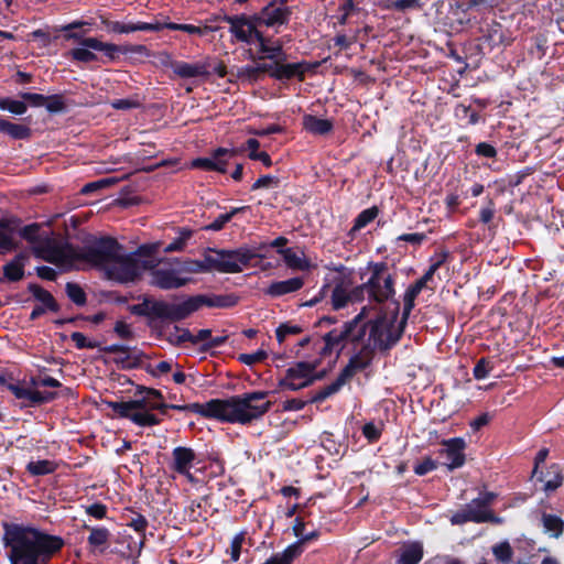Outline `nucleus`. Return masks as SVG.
<instances>
[{"label":"nucleus","mask_w":564,"mask_h":564,"mask_svg":"<svg viewBox=\"0 0 564 564\" xmlns=\"http://www.w3.org/2000/svg\"><path fill=\"white\" fill-rule=\"evenodd\" d=\"M367 270L370 272L366 281L369 303L382 305L395 301V278L389 272L388 263L369 261Z\"/></svg>","instance_id":"423d86ee"},{"label":"nucleus","mask_w":564,"mask_h":564,"mask_svg":"<svg viewBox=\"0 0 564 564\" xmlns=\"http://www.w3.org/2000/svg\"><path fill=\"white\" fill-rule=\"evenodd\" d=\"M40 229L41 226L37 223H33L22 227L19 232L24 240L34 243L39 241Z\"/></svg>","instance_id":"774afa93"},{"label":"nucleus","mask_w":564,"mask_h":564,"mask_svg":"<svg viewBox=\"0 0 564 564\" xmlns=\"http://www.w3.org/2000/svg\"><path fill=\"white\" fill-rule=\"evenodd\" d=\"M18 225L19 220L15 218H0V250L2 252H10L18 248L13 238Z\"/></svg>","instance_id":"b1692460"},{"label":"nucleus","mask_w":564,"mask_h":564,"mask_svg":"<svg viewBox=\"0 0 564 564\" xmlns=\"http://www.w3.org/2000/svg\"><path fill=\"white\" fill-rule=\"evenodd\" d=\"M367 307H362L360 313L357 314L352 319L344 323L341 329L334 328L326 333L323 336L324 347L321 349L319 354L322 356H328L333 352V350L340 346L339 351L344 348V343L348 340V337L351 335V330H354L358 325L362 322L366 316Z\"/></svg>","instance_id":"f8f14e48"},{"label":"nucleus","mask_w":564,"mask_h":564,"mask_svg":"<svg viewBox=\"0 0 564 564\" xmlns=\"http://www.w3.org/2000/svg\"><path fill=\"white\" fill-rule=\"evenodd\" d=\"M65 291L68 299L78 306H84L87 303V295L83 288L74 282H67Z\"/></svg>","instance_id":"8fccbe9b"},{"label":"nucleus","mask_w":564,"mask_h":564,"mask_svg":"<svg viewBox=\"0 0 564 564\" xmlns=\"http://www.w3.org/2000/svg\"><path fill=\"white\" fill-rule=\"evenodd\" d=\"M256 43H258V50L263 54L261 58H268L273 62L275 61H286V53L283 50V46L280 42H276L275 45H269V39L264 36L263 32L257 34Z\"/></svg>","instance_id":"cd10ccee"},{"label":"nucleus","mask_w":564,"mask_h":564,"mask_svg":"<svg viewBox=\"0 0 564 564\" xmlns=\"http://www.w3.org/2000/svg\"><path fill=\"white\" fill-rule=\"evenodd\" d=\"M317 362L297 361L285 370V376L279 380L278 387L281 390L297 391L307 386H302V381H306L311 372L315 371Z\"/></svg>","instance_id":"4468645a"},{"label":"nucleus","mask_w":564,"mask_h":564,"mask_svg":"<svg viewBox=\"0 0 564 564\" xmlns=\"http://www.w3.org/2000/svg\"><path fill=\"white\" fill-rule=\"evenodd\" d=\"M69 248H75L70 243H65L64 246H57L53 243L51 240H47L45 247L41 250H37V256L42 257L45 261L51 263H59L64 261H74L70 256Z\"/></svg>","instance_id":"5701e85b"},{"label":"nucleus","mask_w":564,"mask_h":564,"mask_svg":"<svg viewBox=\"0 0 564 564\" xmlns=\"http://www.w3.org/2000/svg\"><path fill=\"white\" fill-rule=\"evenodd\" d=\"M541 521L544 528V531L550 533L551 536L557 539L563 534L564 531V520L556 516L543 512L541 517Z\"/></svg>","instance_id":"58836bf2"},{"label":"nucleus","mask_w":564,"mask_h":564,"mask_svg":"<svg viewBox=\"0 0 564 564\" xmlns=\"http://www.w3.org/2000/svg\"><path fill=\"white\" fill-rule=\"evenodd\" d=\"M349 302V293L344 288V282L340 281L332 291V306L334 310L338 311L346 307Z\"/></svg>","instance_id":"09e8293b"},{"label":"nucleus","mask_w":564,"mask_h":564,"mask_svg":"<svg viewBox=\"0 0 564 564\" xmlns=\"http://www.w3.org/2000/svg\"><path fill=\"white\" fill-rule=\"evenodd\" d=\"M455 117L458 120L465 121L468 126H475L480 120V115L473 110L470 106L458 104L454 110Z\"/></svg>","instance_id":"de8ad7c7"},{"label":"nucleus","mask_w":564,"mask_h":564,"mask_svg":"<svg viewBox=\"0 0 564 564\" xmlns=\"http://www.w3.org/2000/svg\"><path fill=\"white\" fill-rule=\"evenodd\" d=\"M505 2L506 0H462L456 6L462 12L467 13L468 11L479 7L494 9Z\"/></svg>","instance_id":"49530a36"},{"label":"nucleus","mask_w":564,"mask_h":564,"mask_svg":"<svg viewBox=\"0 0 564 564\" xmlns=\"http://www.w3.org/2000/svg\"><path fill=\"white\" fill-rule=\"evenodd\" d=\"M56 468L57 465L55 462L48 459L32 460L26 465V471L32 476H45L53 474Z\"/></svg>","instance_id":"37998d69"},{"label":"nucleus","mask_w":564,"mask_h":564,"mask_svg":"<svg viewBox=\"0 0 564 564\" xmlns=\"http://www.w3.org/2000/svg\"><path fill=\"white\" fill-rule=\"evenodd\" d=\"M28 291L32 294L34 300L41 303L40 306L45 307V311L52 313L59 312L61 306L55 300V297L52 295L51 292L42 288L40 284L29 283Z\"/></svg>","instance_id":"c85d7f7f"},{"label":"nucleus","mask_w":564,"mask_h":564,"mask_svg":"<svg viewBox=\"0 0 564 564\" xmlns=\"http://www.w3.org/2000/svg\"><path fill=\"white\" fill-rule=\"evenodd\" d=\"M492 553L496 556L497 561L501 563L510 562L513 556L512 547L507 541L496 544L492 547Z\"/></svg>","instance_id":"4d7b16f0"},{"label":"nucleus","mask_w":564,"mask_h":564,"mask_svg":"<svg viewBox=\"0 0 564 564\" xmlns=\"http://www.w3.org/2000/svg\"><path fill=\"white\" fill-rule=\"evenodd\" d=\"M533 477L544 482L543 489L546 492L556 490L563 482L562 469L557 464H552L546 473L538 471Z\"/></svg>","instance_id":"c756f323"},{"label":"nucleus","mask_w":564,"mask_h":564,"mask_svg":"<svg viewBox=\"0 0 564 564\" xmlns=\"http://www.w3.org/2000/svg\"><path fill=\"white\" fill-rule=\"evenodd\" d=\"M3 530L2 540L10 547L11 564H50L52 557L64 546L61 536L33 527L4 522Z\"/></svg>","instance_id":"f03ea898"},{"label":"nucleus","mask_w":564,"mask_h":564,"mask_svg":"<svg viewBox=\"0 0 564 564\" xmlns=\"http://www.w3.org/2000/svg\"><path fill=\"white\" fill-rule=\"evenodd\" d=\"M84 22H73L63 26L65 32V40H74L80 43L83 47H75L70 50L69 55L74 61L82 63H90L98 61L97 55L91 52L99 51L104 53V57L100 59L102 64L115 62L119 58L120 54H139L145 57L150 56V50L143 44H123L117 45L113 43H105L97 37H84V32H74L75 29H80Z\"/></svg>","instance_id":"20e7f679"},{"label":"nucleus","mask_w":564,"mask_h":564,"mask_svg":"<svg viewBox=\"0 0 564 564\" xmlns=\"http://www.w3.org/2000/svg\"><path fill=\"white\" fill-rule=\"evenodd\" d=\"M223 21L229 24L231 43L252 45L256 43L257 34L261 32L253 21V14H223Z\"/></svg>","instance_id":"9b49d317"},{"label":"nucleus","mask_w":564,"mask_h":564,"mask_svg":"<svg viewBox=\"0 0 564 564\" xmlns=\"http://www.w3.org/2000/svg\"><path fill=\"white\" fill-rule=\"evenodd\" d=\"M84 529L90 532L87 538L89 547L93 551L98 550L102 553L109 544L111 532L105 527H90L88 524H84Z\"/></svg>","instance_id":"bb28decb"},{"label":"nucleus","mask_w":564,"mask_h":564,"mask_svg":"<svg viewBox=\"0 0 564 564\" xmlns=\"http://www.w3.org/2000/svg\"><path fill=\"white\" fill-rule=\"evenodd\" d=\"M47 98V101L45 104V108L47 109L48 112L51 113H57V112H62L65 110L66 108V105H65V101H64V98L62 95H51V96H46Z\"/></svg>","instance_id":"338daca9"},{"label":"nucleus","mask_w":564,"mask_h":564,"mask_svg":"<svg viewBox=\"0 0 564 564\" xmlns=\"http://www.w3.org/2000/svg\"><path fill=\"white\" fill-rule=\"evenodd\" d=\"M492 368H494V366L487 358H485V357L480 358L476 362V365L473 369L474 378L476 380H482V379L487 378L489 372L492 370Z\"/></svg>","instance_id":"052dcab7"},{"label":"nucleus","mask_w":564,"mask_h":564,"mask_svg":"<svg viewBox=\"0 0 564 564\" xmlns=\"http://www.w3.org/2000/svg\"><path fill=\"white\" fill-rule=\"evenodd\" d=\"M478 520H482V518L477 514L469 513V511H467L466 508L458 510L449 519V521L453 525H460V524H464L467 522H474V521H478Z\"/></svg>","instance_id":"bf43d9fd"},{"label":"nucleus","mask_w":564,"mask_h":564,"mask_svg":"<svg viewBox=\"0 0 564 564\" xmlns=\"http://www.w3.org/2000/svg\"><path fill=\"white\" fill-rule=\"evenodd\" d=\"M122 250L123 246L110 236H90L83 248H69L73 259L105 270L115 259H118V252Z\"/></svg>","instance_id":"39448f33"},{"label":"nucleus","mask_w":564,"mask_h":564,"mask_svg":"<svg viewBox=\"0 0 564 564\" xmlns=\"http://www.w3.org/2000/svg\"><path fill=\"white\" fill-rule=\"evenodd\" d=\"M382 434V429L377 426L373 422H367L362 426V435L370 444L377 443Z\"/></svg>","instance_id":"69168bd1"},{"label":"nucleus","mask_w":564,"mask_h":564,"mask_svg":"<svg viewBox=\"0 0 564 564\" xmlns=\"http://www.w3.org/2000/svg\"><path fill=\"white\" fill-rule=\"evenodd\" d=\"M424 4L423 0H391L386 8L394 12L406 13L410 11H421Z\"/></svg>","instance_id":"a19ab883"},{"label":"nucleus","mask_w":564,"mask_h":564,"mask_svg":"<svg viewBox=\"0 0 564 564\" xmlns=\"http://www.w3.org/2000/svg\"><path fill=\"white\" fill-rule=\"evenodd\" d=\"M210 406L212 400L207 401L206 403L195 402L188 404H170L171 410H176L180 412H193L202 415L203 417L214 420V412L210 411Z\"/></svg>","instance_id":"4c0bfd02"},{"label":"nucleus","mask_w":564,"mask_h":564,"mask_svg":"<svg viewBox=\"0 0 564 564\" xmlns=\"http://www.w3.org/2000/svg\"><path fill=\"white\" fill-rule=\"evenodd\" d=\"M317 63H310L301 61L296 63H286L283 59L276 61V67L271 74V78L279 82H286L291 79H297L303 82L307 72L314 70L317 67Z\"/></svg>","instance_id":"dca6fc26"},{"label":"nucleus","mask_w":564,"mask_h":564,"mask_svg":"<svg viewBox=\"0 0 564 564\" xmlns=\"http://www.w3.org/2000/svg\"><path fill=\"white\" fill-rule=\"evenodd\" d=\"M247 209H249V206L234 207L229 213L219 215L214 221L204 226L203 229L206 231H219L232 219L235 215Z\"/></svg>","instance_id":"79ce46f5"},{"label":"nucleus","mask_w":564,"mask_h":564,"mask_svg":"<svg viewBox=\"0 0 564 564\" xmlns=\"http://www.w3.org/2000/svg\"><path fill=\"white\" fill-rule=\"evenodd\" d=\"M135 399L120 402H109L110 409L116 415L122 419H128L138 426H155L159 425L162 420L152 413L151 405L154 401L149 400L147 394L134 395Z\"/></svg>","instance_id":"6e6552de"},{"label":"nucleus","mask_w":564,"mask_h":564,"mask_svg":"<svg viewBox=\"0 0 564 564\" xmlns=\"http://www.w3.org/2000/svg\"><path fill=\"white\" fill-rule=\"evenodd\" d=\"M268 358V352L263 349H258L252 354H240L238 356V361L243 365L252 366L258 362H262Z\"/></svg>","instance_id":"680f3d73"},{"label":"nucleus","mask_w":564,"mask_h":564,"mask_svg":"<svg viewBox=\"0 0 564 564\" xmlns=\"http://www.w3.org/2000/svg\"><path fill=\"white\" fill-rule=\"evenodd\" d=\"M0 133L9 135L13 140H28L32 135L29 126L14 123L3 118H0Z\"/></svg>","instance_id":"2f4dec72"},{"label":"nucleus","mask_w":564,"mask_h":564,"mask_svg":"<svg viewBox=\"0 0 564 564\" xmlns=\"http://www.w3.org/2000/svg\"><path fill=\"white\" fill-rule=\"evenodd\" d=\"M176 332H181L180 335H170L167 340L171 345L175 347L182 346L184 343H191L195 345L194 334L191 333L188 328H182L177 325L174 326Z\"/></svg>","instance_id":"5fc2aeb1"},{"label":"nucleus","mask_w":564,"mask_h":564,"mask_svg":"<svg viewBox=\"0 0 564 564\" xmlns=\"http://www.w3.org/2000/svg\"><path fill=\"white\" fill-rule=\"evenodd\" d=\"M392 310L390 316L387 312L380 311L379 314L368 322H366V326H368L369 337L368 343L373 348V352L378 349L380 352H387L392 349L395 344H392V327L398 321L399 312H400V302H392Z\"/></svg>","instance_id":"0eeeda50"},{"label":"nucleus","mask_w":564,"mask_h":564,"mask_svg":"<svg viewBox=\"0 0 564 564\" xmlns=\"http://www.w3.org/2000/svg\"><path fill=\"white\" fill-rule=\"evenodd\" d=\"M304 552V547L301 542L295 541L294 543L286 546L283 552L276 553L286 564H292V562L297 558Z\"/></svg>","instance_id":"6e6d98bb"},{"label":"nucleus","mask_w":564,"mask_h":564,"mask_svg":"<svg viewBox=\"0 0 564 564\" xmlns=\"http://www.w3.org/2000/svg\"><path fill=\"white\" fill-rule=\"evenodd\" d=\"M422 291L413 284H410L403 295V308L406 312H412L415 306V300Z\"/></svg>","instance_id":"0e129e2a"},{"label":"nucleus","mask_w":564,"mask_h":564,"mask_svg":"<svg viewBox=\"0 0 564 564\" xmlns=\"http://www.w3.org/2000/svg\"><path fill=\"white\" fill-rule=\"evenodd\" d=\"M240 301L235 293L228 294H197L185 299L181 303H170L150 296H143L142 302L129 306L134 316L145 317L148 325L153 326L156 321L181 322L206 306L209 308H231Z\"/></svg>","instance_id":"f257e3e1"},{"label":"nucleus","mask_w":564,"mask_h":564,"mask_svg":"<svg viewBox=\"0 0 564 564\" xmlns=\"http://www.w3.org/2000/svg\"><path fill=\"white\" fill-rule=\"evenodd\" d=\"M0 109L8 110L9 112L17 116H21L26 112L28 106L23 99L14 100L11 98H3L0 100Z\"/></svg>","instance_id":"603ef678"},{"label":"nucleus","mask_w":564,"mask_h":564,"mask_svg":"<svg viewBox=\"0 0 564 564\" xmlns=\"http://www.w3.org/2000/svg\"><path fill=\"white\" fill-rule=\"evenodd\" d=\"M379 213L380 210L377 206H371L360 212L355 218L352 227L348 231L349 236L354 238L355 234L371 224L378 217Z\"/></svg>","instance_id":"f704fd0d"},{"label":"nucleus","mask_w":564,"mask_h":564,"mask_svg":"<svg viewBox=\"0 0 564 564\" xmlns=\"http://www.w3.org/2000/svg\"><path fill=\"white\" fill-rule=\"evenodd\" d=\"M153 268L152 260H140L134 254H121L106 268V275L109 280L119 283L137 281L143 271Z\"/></svg>","instance_id":"1a4fd4ad"},{"label":"nucleus","mask_w":564,"mask_h":564,"mask_svg":"<svg viewBox=\"0 0 564 564\" xmlns=\"http://www.w3.org/2000/svg\"><path fill=\"white\" fill-rule=\"evenodd\" d=\"M442 445L445 446L441 451V454H445L448 463L446 464L448 469L453 470L462 467L465 464V448L466 442L462 437H453L449 440L442 441Z\"/></svg>","instance_id":"4be33fe9"},{"label":"nucleus","mask_w":564,"mask_h":564,"mask_svg":"<svg viewBox=\"0 0 564 564\" xmlns=\"http://www.w3.org/2000/svg\"><path fill=\"white\" fill-rule=\"evenodd\" d=\"M302 276H294L284 281H274L265 290L264 294L271 297H281L283 295L297 292L304 285Z\"/></svg>","instance_id":"393cba45"},{"label":"nucleus","mask_w":564,"mask_h":564,"mask_svg":"<svg viewBox=\"0 0 564 564\" xmlns=\"http://www.w3.org/2000/svg\"><path fill=\"white\" fill-rule=\"evenodd\" d=\"M100 351L105 354H124V357L116 359V362L120 364L123 369H144L145 367L142 365V360L147 358V355L137 348L131 349L126 345L112 344L100 348Z\"/></svg>","instance_id":"a211bd4d"},{"label":"nucleus","mask_w":564,"mask_h":564,"mask_svg":"<svg viewBox=\"0 0 564 564\" xmlns=\"http://www.w3.org/2000/svg\"><path fill=\"white\" fill-rule=\"evenodd\" d=\"M57 397L58 395L56 392H48V391L41 392L37 390L26 389V392H25V395L23 399L24 401H26V403H22L21 406L40 405V404L53 401Z\"/></svg>","instance_id":"ea45409f"},{"label":"nucleus","mask_w":564,"mask_h":564,"mask_svg":"<svg viewBox=\"0 0 564 564\" xmlns=\"http://www.w3.org/2000/svg\"><path fill=\"white\" fill-rule=\"evenodd\" d=\"M269 391H251L227 399H212L214 420L223 423L248 425L267 414L273 402L265 400Z\"/></svg>","instance_id":"7ed1b4c3"},{"label":"nucleus","mask_w":564,"mask_h":564,"mask_svg":"<svg viewBox=\"0 0 564 564\" xmlns=\"http://www.w3.org/2000/svg\"><path fill=\"white\" fill-rule=\"evenodd\" d=\"M208 251L214 252L217 256H221V259L225 261L236 263L240 268L237 273L242 272L243 267H257L258 263H252L254 259L262 260L267 257L265 253L258 250V247L254 249L240 247L234 250L209 248Z\"/></svg>","instance_id":"2eb2a0df"},{"label":"nucleus","mask_w":564,"mask_h":564,"mask_svg":"<svg viewBox=\"0 0 564 564\" xmlns=\"http://www.w3.org/2000/svg\"><path fill=\"white\" fill-rule=\"evenodd\" d=\"M482 43L487 44L490 48L498 46L502 43L503 33L501 26L496 24L495 26L487 30V33L481 37Z\"/></svg>","instance_id":"864d4df0"},{"label":"nucleus","mask_w":564,"mask_h":564,"mask_svg":"<svg viewBox=\"0 0 564 564\" xmlns=\"http://www.w3.org/2000/svg\"><path fill=\"white\" fill-rule=\"evenodd\" d=\"M29 256L25 252L18 253L11 261L3 265V278L0 282L7 280L8 282H18L24 278V267Z\"/></svg>","instance_id":"a878e982"},{"label":"nucleus","mask_w":564,"mask_h":564,"mask_svg":"<svg viewBox=\"0 0 564 564\" xmlns=\"http://www.w3.org/2000/svg\"><path fill=\"white\" fill-rule=\"evenodd\" d=\"M423 558V546L419 542L405 544L400 549L395 564H419Z\"/></svg>","instance_id":"473e14b6"},{"label":"nucleus","mask_w":564,"mask_h":564,"mask_svg":"<svg viewBox=\"0 0 564 564\" xmlns=\"http://www.w3.org/2000/svg\"><path fill=\"white\" fill-rule=\"evenodd\" d=\"M238 154L237 149L217 148L212 151L209 158H196L192 160L191 167L203 171L227 173V165Z\"/></svg>","instance_id":"ddd939ff"},{"label":"nucleus","mask_w":564,"mask_h":564,"mask_svg":"<svg viewBox=\"0 0 564 564\" xmlns=\"http://www.w3.org/2000/svg\"><path fill=\"white\" fill-rule=\"evenodd\" d=\"M196 460V453L193 448L186 446H177L172 451L171 469L178 475L186 476L193 480L191 469Z\"/></svg>","instance_id":"412c9836"},{"label":"nucleus","mask_w":564,"mask_h":564,"mask_svg":"<svg viewBox=\"0 0 564 564\" xmlns=\"http://www.w3.org/2000/svg\"><path fill=\"white\" fill-rule=\"evenodd\" d=\"M283 257L285 264L293 270H310L311 263L308 260L300 257L292 248L276 250Z\"/></svg>","instance_id":"c9c22d12"},{"label":"nucleus","mask_w":564,"mask_h":564,"mask_svg":"<svg viewBox=\"0 0 564 564\" xmlns=\"http://www.w3.org/2000/svg\"><path fill=\"white\" fill-rule=\"evenodd\" d=\"M345 383L341 381V379L337 376L336 380L333 381L330 384L324 387L319 391H317L313 397L308 400L310 403H322L327 398L332 397L333 394L337 393L341 387Z\"/></svg>","instance_id":"c03bdc74"},{"label":"nucleus","mask_w":564,"mask_h":564,"mask_svg":"<svg viewBox=\"0 0 564 564\" xmlns=\"http://www.w3.org/2000/svg\"><path fill=\"white\" fill-rule=\"evenodd\" d=\"M303 128L314 135H325L333 130L334 124L329 119L318 118L314 115H305L303 117Z\"/></svg>","instance_id":"7c9ffc66"},{"label":"nucleus","mask_w":564,"mask_h":564,"mask_svg":"<svg viewBox=\"0 0 564 564\" xmlns=\"http://www.w3.org/2000/svg\"><path fill=\"white\" fill-rule=\"evenodd\" d=\"M303 327L291 322L281 323L275 329V337L279 344H282L290 335H299L303 333Z\"/></svg>","instance_id":"3c124183"},{"label":"nucleus","mask_w":564,"mask_h":564,"mask_svg":"<svg viewBox=\"0 0 564 564\" xmlns=\"http://www.w3.org/2000/svg\"><path fill=\"white\" fill-rule=\"evenodd\" d=\"M70 339L75 343L77 349H95L99 347V343L88 340L87 337L80 332H74L70 335Z\"/></svg>","instance_id":"e2e57ef3"},{"label":"nucleus","mask_w":564,"mask_h":564,"mask_svg":"<svg viewBox=\"0 0 564 564\" xmlns=\"http://www.w3.org/2000/svg\"><path fill=\"white\" fill-rule=\"evenodd\" d=\"M174 73L181 78L207 77L210 74L205 65L186 62L177 63L174 67Z\"/></svg>","instance_id":"72a5a7b5"},{"label":"nucleus","mask_w":564,"mask_h":564,"mask_svg":"<svg viewBox=\"0 0 564 564\" xmlns=\"http://www.w3.org/2000/svg\"><path fill=\"white\" fill-rule=\"evenodd\" d=\"M375 358L373 348L370 344H365L358 352L354 354L348 364L341 369L338 377L344 383L348 382L352 377L365 369H367Z\"/></svg>","instance_id":"f3484780"},{"label":"nucleus","mask_w":564,"mask_h":564,"mask_svg":"<svg viewBox=\"0 0 564 564\" xmlns=\"http://www.w3.org/2000/svg\"><path fill=\"white\" fill-rule=\"evenodd\" d=\"M126 521H127L126 522L127 527L133 529L137 533L141 534L142 538L145 536V530L149 525V522H148V519L143 514L131 510L130 514L127 516ZM142 540H144V539H142ZM141 544H143V541H141Z\"/></svg>","instance_id":"a18cd8bd"},{"label":"nucleus","mask_w":564,"mask_h":564,"mask_svg":"<svg viewBox=\"0 0 564 564\" xmlns=\"http://www.w3.org/2000/svg\"><path fill=\"white\" fill-rule=\"evenodd\" d=\"M156 264L153 262L151 271L150 284L161 290H174L186 285L189 282V278H181L173 269L155 268Z\"/></svg>","instance_id":"6ab92c4d"},{"label":"nucleus","mask_w":564,"mask_h":564,"mask_svg":"<svg viewBox=\"0 0 564 564\" xmlns=\"http://www.w3.org/2000/svg\"><path fill=\"white\" fill-rule=\"evenodd\" d=\"M289 0H271L258 12L253 13V21L258 28L265 26L279 33L281 28L286 26L293 14V10L288 6Z\"/></svg>","instance_id":"9d476101"},{"label":"nucleus","mask_w":564,"mask_h":564,"mask_svg":"<svg viewBox=\"0 0 564 564\" xmlns=\"http://www.w3.org/2000/svg\"><path fill=\"white\" fill-rule=\"evenodd\" d=\"M237 77L242 82L257 83L261 79L257 66L245 65L238 68Z\"/></svg>","instance_id":"13d9d810"},{"label":"nucleus","mask_w":564,"mask_h":564,"mask_svg":"<svg viewBox=\"0 0 564 564\" xmlns=\"http://www.w3.org/2000/svg\"><path fill=\"white\" fill-rule=\"evenodd\" d=\"M192 263L194 265V268L189 269L192 272H210L216 270L221 273H237L240 270L236 263L221 259V256L216 254L214 257L209 253H206L203 260H195Z\"/></svg>","instance_id":"aec40b11"},{"label":"nucleus","mask_w":564,"mask_h":564,"mask_svg":"<svg viewBox=\"0 0 564 564\" xmlns=\"http://www.w3.org/2000/svg\"><path fill=\"white\" fill-rule=\"evenodd\" d=\"M466 509L469 513H474L482 518V520L474 521L475 523L490 522L499 524L502 521L501 518L497 517L492 510L480 506L478 500L473 499L468 505H466Z\"/></svg>","instance_id":"e433bc0d"}]
</instances>
